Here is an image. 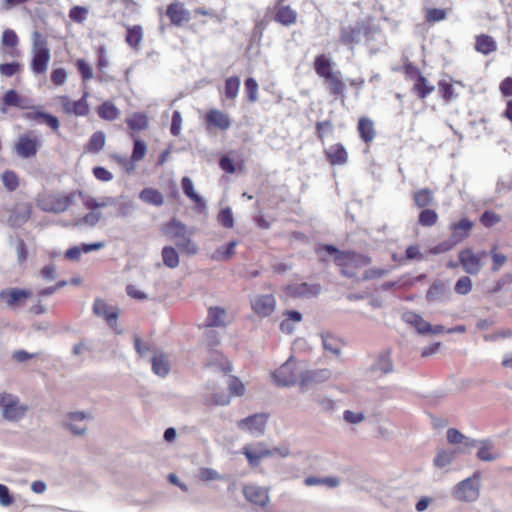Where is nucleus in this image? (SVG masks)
I'll return each instance as SVG.
<instances>
[{
    "mask_svg": "<svg viewBox=\"0 0 512 512\" xmlns=\"http://www.w3.org/2000/svg\"><path fill=\"white\" fill-rule=\"evenodd\" d=\"M126 124L132 131L130 137L134 138L136 132L147 130L149 127V117L144 112H135L126 118Z\"/></svg>",
    "mask_w": 512,
    "mask_h": 512,
    "instance_id": "nucleus-29",
    "label": "nucleus"
},
{
    "mask_svg": "<svg viewBox=\"0 0 512 512\" xmlns=\"http://www.w3.org/2000/svg\"><path fill=\"white\" fill-rule=\"evenodd\" d=\"M435 87L432 85L429 80L421 75L416 80L413 81V86L411 91L421 100L427 98L433 91Z\"/></svg>",
    "mask_w": 512,
    "mask_h": 512,
    "instance_id": "nucleus-36",
    "label": "nucleus"
},
{
    "mask_svg": "<svg viewBox=\"0 0 512 512\" xmlns=\"http://www.w3.org/2000/svg\"><path fill=\"white\" fill-rule=\"evenodd\" d=\"M1 180L5 188L12 192L15 191L19 186V177L12 170H6L1 175Z\"/></svg>",
    "mask_w": 512,
    "mask_h": 512,
    "instance_id": "nucleus-55",
    "label": "nucleus"
},
{
    "mask_svg": "<svg viewBox=\"0 0 512 512\" xmlns=\"http://www.w3.org/2000/svg\"><path fill=\"white\" fill-rule=\"evenodd\" d=\"M315 131H316L317 139H318L322 144H324V142H325V136H326V135H330V134H332V133H333V131H334V125H333L332 121H330V120L318 121V122L315 124Z\"/></svg>",
    "mask_w": 512,
    "mask_h": 512,
    "instance_id": "nucleus-53",
    "label": "nucleus"
},
{
    "mask_svg": "<svg viewBox=\"0 0 512 512\" xmlns=\"http://www.w3.org/2000/svg\"><path fill=\"white\" fill-rule=\"evenodd\" d=\"M474 227V223L468 218H462L457 222L450 224L449 229L451 231L450 237L457 243H461L463 240L469 237L471 230Z\"/></svg>",
    "mask_w": 512,
    "mask_h": 512,
    "instance_id": "nucleus-25",
    "label": "nucleus"
},
{
    "mask_svg": "<svg viewBox=\"0 0 512 512\" xmlns=\"http://www.w3.org/2000/svg\"><path fill=\"white\" fill-rule=\"evenodd\" d=\"M242 454L246 457L250 467H257L261 460L274 454L282 457L289 455L288 449L273 448L269 449L264 442H258L254 445L248 444L242 448Z\"/></svg>",
    "mask_w": 512,
    "mask_h": 512,
    "instance_id": "nucleus-6",
    "label": "nucleus"
},
{
    "mask_svg": "<svg viewBox=\"0 0 512 512\" xmlns=\"http://www.w3.org/2000/svg\"><path fill=\"white\" fill-rule=\"evenodd\" d=\"M323 154L331 166H343L347 164L349 155L342 143H335L324 149Z\"/></svg>",
    "mask_w": 512,
    "mask_h": 512,
    "instance_id": "nucleus-22",
    "label": "nucleus"
},
{
    "mask_svg": "<svg viewBox=\"0 0 512 512\" xmlns=\"http://www.w3.org/2000/svg\"><path fill=\"white\" fill-rule=\"evenodd\" d=\"M439 216L434 209H422L418 215V223L423 227H432L438 222Z\"/></svg>",
    "mask_w": 512,
    "mask_h": 512,
    "instance_id": "nucleus-51",
    "label": "nucleus"
},
{
    "mask_svg": "<svg viewBox=\"0 0 512 512\" xmlns=\"http://www.w3.org/2000/svg\"><path fill=\"white\" fill-rule=\"evenodd\" d=\"M454 290L459 295H467L472 290V281L468 276L460 277L455 286Z\"/></svg>",
    "mask_w": 512,
    "mask_h": 512,
    "instance_id": "nucleus-63",
    "label": "nucleus"
},
{
    "mask_svg": "<svg viewBox=\"0 0 512 512\" xmlns=\"http://www.w3.org/2000/svg\"><path fill=\"white\" fill-rule=\"evenodd\" d=\"M251 307L258 316L267 317L275 311V297L272 294L258 295L252 300Z\"/></svg>",
    "mask_w": 512,
    "mask_h": 512,
    "instance_id": "nucleus-21",
    "label": "nucleus"
},
{
    "mask_svg": "<svg viewBox=\"0 0 512 512\" xmlns=\"http://www.w3.org/2000/svg\"><path fill=\"white\" fill-rule=\"evenodd\" d=\"M1 43L5 49L6 55L12 58L20 56V51L18 49L19 38L14 30L9 28L5 29L2 33Z\"/></svg>",
    "mask_w": 512,
    "mask_h": 512,
    "instance_id": "nucleus-28",
    "label": "nucleus"
},
{
    "mask_svg": "<svg viewBox=\"0 0 512 512\" xmlns=\"http://www.w3.org/2000/svg\"><path fill=\"white\" fill-rule=\"evenodd\" d=\"M205 125L207 130L219 129L226 131L231 126V120L227 113H224L218 109H210L206 112Z\"/></svg>",
    "mask_w": 512,
    "mask_h": 512,
    "instance_id": "nucleus-19",
    "label": "nucleus"
},
{
    "mask_svg": "<svg viewBox=\"0 0 512 512\" xmlns=\"http://www.w3.org/2000/svg\"><path fill=\"white\" fill-rule=\"evenodd\" d=\"M244 89L245 93L247 95V99L251 103H255L258 100V83L257 81L249 77L244 81Z\"/></svg>",
    "mask_w": 512,
    "mask_h": 512,
    "instance_id": "nucleus-56",
    "label": "nucleus"
},
{
    "mask_svg": "<svg viewBox=\"0 0 512 512\" xmlns=\"http://www.w3.org/2000/svg\"><path fill=\"white\" fill-rule=\"evenodd\" d=\"M284 2L285 0H276L273 8V19L283 26L294 25L297 23L298 13Z\"/></svg>",
    "mask_w": 512,
    "mask_h": 512,
    "instance_id": "nucleus-17",
    "label": "nucleus"
},
{
    "mask_svg": "<svg viewBox=\"0 0 512 512\" xmlns=\"http://www.w3.org/2000/svg\"><path fill=\"white\" fill-rule=\"evenodd\" d=\"M226 311L225 309L215 306L208 309L206 318V325L209 327H219L226 325Z\"/></svg>",
    "mask_w": 512,
    "mask_h": 512,
    "instance_id": "nucleus-39",
    "label": "nucleus"
},
{
    "mask_svg": "<svg viewBox=\"0 0 512 512\" xmlns=\"http://www.w3.org/2000/svg\"><path fill=\"white\" fill-rule=\"evenodd\" d=\"M326 84L329 95L335 99L345 100V83L342 80L341 72L335 71L323 79Z\"/></svg>",
    "mask_w": 512,
    "mask_h": 512,
    "instance_id": "nucleus-24",
    "label": "nucleus"
},
{
    "mask_svg": "<svg viewBox=\"0 0 512 512\" xmlns=\"http://www.w3.org/2000/svg\"><path fill=\"white\" fill-rule=\"evenodd\" d=\"M102 218V214L99 211H90L85 214L83 217L75 219V226H95L100 219Z\"/></svg>",
    "mask_w": 512,
    "mask_h": 512,
    "instance_id": "nucleus-57",
    "label": "nucleus"
},
{
    "mask_svg": "<svg viewBox=\"0 0 512 512\" xmlns=\"http://www.w3.org/2000/svg\"><path fill=\"white\" fill-rule=\"evenodd\" d=\"M454 496L461 501L476 500L479 496L477 483L472 478L461 481L454 491Z\"/></svg>",
    "mask_w": 512,
    "mask_h": 512,
    "instance_id": "nucleus-23",
    "label": "nucleus"
},
{
    "mask_svg": "<svg viewBox=\"0 0 512 512\" xmlns=\"http://www.w3.org/2000/svg\"><path fill=\"white\" fill-rule=\"evenodd\" d=\"M93 313L104 319L106 324L114 330L117 334L121 333V329L118 328L117 320L120 315V309L118 306L111 305L105 300L97 298L93 303Z\"/></svg>",
    "mask_w": 512,
    "mask_h": 512,
    "instance_id": "nucleus-9",
    "label": "nucleus"
},
{
    "mask_svg": "<svg viewBox=\"0 0 512 512\" xmlns=\"http://www.w3.org/2000/svg\"><path fill=\"white\" fill-rule=\"evenodd\" d=\"M283 316L279 328L285 334H292L295 330L294 324L302 321V314L295 310H286Z\"/></svg>",
    "mask_w": 512,
    "mask_h": 512,
    "instance_id": "nucleus-35",
    "label": "nucleus"
},
{
    "mask_svg": "<svg viewBox=\"0 0 512 512\" xmlns=\"http://www.w3.org/2000/svg\"><path fill=\"white\" fill-rule=\"evenodd\" d=\"M272 377L277 386L286 387L299 383V385L302 388H305L312 383H317L327 379L329 377V371H306L298 379L295 364L288 361L285 364H283L280 368H278L272 374Z\"/></svg>",
    "mask_w": 512,
    "mask_h": 512,
    "instance_id": "nucleus-2",
    "label": "nucleus"
},
{
    "mask_svg": "<svg viewBox=\"0 0 512 512\" xmlns=\"http://www.w3.org/2000/svg\"><path fill=\"white\" fill-rule=\"evenodd\" d=\"M75 65L83 82H86L93 77L92 67L84 59H77Z\"/></svg>",
    "mask_w": 512,
    "mask_h": 512,
    "instance_id": "nucleus-62",
    "label": "nucleus"
},
{
    "mask_svg": "<svg viewBox=\"0 0 512 512\" xmlns=\"http://www.w3.org/2000/svg\"><path fill=\"white\" fill-rule=\"evenodd\" d=\"M237 244V241H231L227 245L219 247L212 255V258L214 260H228L234 254Z\"/></svg>",
    "mask_w": 512,
    "mask_h": 512,
    "instance_id": "nucleus-54",
    "label": "nucleus"
},
{
    "mask_svg": "<svg viewBox=\"0 0 512 512\" xmlns=\"http://www.w3.org/2000/svg\"><path fill=\"white\" fill-rule=\"evenodd\" d=\"M152 371L160 376H166L170 371L168 356L163 352H156L151 358Z\"/></svg>",
    "mask_w": 512,
    "mask_h": 512,
    "instance_id": "nucleus-34",
    "label": "nucleus"
},
{
    "mask_svg": "<svg viewBox=\"0 0 512 512\" xmlns=\"http://www.w3.org/2000/svg\"><path fill=\"white\" fill-rule=\"evenodd\" d=\"M245 499L254 506L266 507L270 502L269 489L255 484H246L242 488Z\"/></svg>",
    "mask_w": 512,
    "mask_h": 512,
    "instance_id": "nucleus-14",
    "label": "nucleus"
},
{
    "mask_svg": "<svg viewBox=\"0 0 512 512\" xmlns=\"http://www.w3.org/2000/svg\"><path fill=\"white\" fill-rule=\"evenodd\" d=\"M454 457V451L440 450L434 459V464L439 468L445 467L453 461Z\"/></svg>",
    "mask_w": 512,
    "mask_h": 512,
    "instance_id": "nucleus-61",
    "label": "nucleus"
},
{
    "mask_svg": "<svg viewBox=\"0 0 512 512\" xmlns=\"http://www.w3.org/2000/svg\"><path fill=\"white\" fill-rule=\"evenodd\" d=\"M322 342L324 348L335 355H339L341 348L344 345L341 339L329 333L322 335Z\"/></svg>",
    "mask_w": 512,
    "mask_h": 512,
    "instance_id": "nucleus-50",
    "label": "nucleus"
},
{
    "mask_svg": "<svg viewBox=\"0 0 512 512\" xmlns=\"http://www.w3.org/2000/svg\"><path fill=\"white\" fill-rule=\"evenodd\" d=\"M104 246L102 242H96L91 244H82L81 246H73L66 250L65 258L71 261H78L81 254L89 253L91 251L99 250Z\"/></svg>",
    "mask_w": 512,
    "mask_h": 512,
    "instance_id": "nucleus-33",
    "label": "nucleus"
},
{
    "mask_svg": "<svg viewBox=\"0 0 512 512\" xmlns=\"http://www.w3.org/2000/svg\"><path fill=\"white\" fill-rule=\"evenodd\" d=\"M487 255L486 251L475 252L471 248H464L458 254V261L467 274L477 275L481 271Z\"/></svg>",
    "mask_w": 512,
    "mask_h": 512,
    "instance_id": "nucleus-8",
    "label": "nucleus"
},
{
    "mask_svg": "<svg viewBox=\"0 0 512 512\" xmlns=\"http://www.w3.org/2000/svg\"><path fill=\"white\" fill-rule=\"evenodd\" d=\"M41 146L40 138L33 131H27L19 135L14 150L20 158L27 159L35 157Z\"/></svg>",
    "mask_w": 512,
    "mask_h": 512,
    "instance_id": "nucleus-7",
    "label": "nucleus"
},
{
    "mask_svg": "<svg viewBox=\"0 0 512 512\" xmlns=\"http://www.w3.org/2000/svg\"><path fill=\"white\" fill-rule=\"evenodd\" d=\"M446 292L447 287L444 282L434 281L426 292V299L429 302L438 301L445 296Z\"/></svg>",
    "mask_w": 512,
    "mask_h": 512,
    "instance_id": "nucleus-44",
    "label": "nucleus"
},
{
    "mask_svg": "<svg viewBox=\"0 0 512 512\" xmlns=\"http://www.w3.org/2000/svg\"><path fill=\"white\" fill-rule=\"evenodd\" d=\"M162 259L165 266L176 268L179 265V255L175 248L165 246L162 249Z\"/></svg>",
    "mask_w": 512,
    "mask_h": 512,
    "instance_id": "nucleus-52",
    "label": "nucleus"
},
{
    "mask_svg": "<svg viewBox=\"0 0 512 512\" xmlns=\"http://www.w3.org/2000/svg\"><path fill=\"white\" fill-rule=\"evenodd\" d=\"M447 17V10L443 8H427L425 10V21L427 23L440 22Z\"/></svg>",
    "mask_w": 512,
    "mask_h": 512,
    "instance_id": "nucleus-58",
    "label": "nucleus"
},
{
    "mask_svg": "<svg viewBox=\"0 0 512 512\" xmlns=\"http://www.w3.org/2000/svg\"><path fill=\"white\" fill-rule=\"evenodd\" d=\"M76 193L81 197L84 207L91 211H97V209L105 207L112 202V199L108 197L98 201L91 196L85 195L82 191H77Z\"/></svg>",
    "mask_w": 512,
    "mask_h": 512,
    "instance_id": "nucleus-46",
    "label": "nucleus"
},
{
    "mask_svg": "<svg viewBox=\"0 0 512 512\" xmlns=\"http://www.w3.org/2000/svg\"><path fill=\"white\" fill-rule=\"evenodd\" d=\"M402 72L407 80L414 81L422 75L420 69L413 63L407 61L402 65Z\"/></svg>",
    "mask_w": 512,
    "mask_h": 512,
    "instance_id": "nucleus-64",
    "label": "nucleus"
},
{
    "mask_svg": "<svg viewBox=\"0 0 512 512\" xmlns=\"http://www.w3.org/2000/svg\"><path fill=\"white\" fill-rule=\"evenodd\" d=\"M96 111L98 116L105 121H114L120 116V110L109 100L100 104Z\"/></svg>",
    "mask_w": 512,
    "mask_h": 512,
    "instance_id": "nucleus-38",
    "label": "nucleus"
},
{
    "mask_svg": "<svg viewBox=\"0 0 512 512\" xmlns=\"http://www.w3.org/2000/svg\"><path fill=\"white\" fill-rule=\"evenodd\" d=\"M32 295L31 291L19 288L5 289L0 292V297L9 307L22 304Z\"/></svg>",
    "mask_w": 512,
    "mask_h": 512,
    "instance_id": "nucleus-26",
    "label": "nucleus"
},
{
    "mask_svg": "<svg viewBox=\"0 0 512 512\" xmlns=\"http://www.w3.org/2000/svg\"><path fill=\"white\" fill-rule=\"evenodd\" d=\"M412 199L415 206L420 209H426L435 203L434 193L429 188H421L416 190L412 194Z\"/></svg>",
    "mask_w": 512,
    "mask_h": 512,
    "instance_id": "nucleus-32",
    "label": "nucleus"
},
{
    "mask_svg": "<svg viewBox=\"0 0 512 512\" xmlns=\"http://www.w3.org/2000/svg\"><path fill=\"white\" fill-rule=\"evenodd\" d=\"M374 34L372 25L367 22H356L354 25L341 26L339 32V43L349 50L360 43L361 37L371 40Z\"/></svg>",
    "mask_w": 512,
    "mask_h": 512,
    "instance_id": "nucleus-5",
    "label": "nucleus"
},
{
    "mask_svg": "<svg viewBox=\"0 0 512 512\" xmlns=\"http://www.w3.org/2000/svg\"><path fill=\"white\" fill-rule=\"evenodd\" d=\"M447 441L450 444L462 443L465 447H473L476 445V440H471L465 437L460 431L455 428H450L447 431Z\"/></svg>",
    "mask_w": 512,
    "mask_h": 512,
    "instance_id": "nucleus-48",
    "label": "nucleus"
},
{
    "mask_svg": "<svg viewBox=\"0 0 512 512\" xmlns=\"http://www.w3.org/2000/svg\"><path fill=\"white\" fill-rule=\"evenodd\" d=\"M0 406L3 407V417L10 421H16L22 418L27 406L20 405L16 397L10 394H0Z\"/></svg>",
    "mask_w": 512,
    "mask_h": 512,
    "instance_id": "nucleus-13",
    "label": "nucleus"
},
{
    "mask_svg": "<svg viewBox=\"0 0 512 512\" xmlns=\"http://www.w3.org/2000/svg\"><path fill=\"white\" fill-rule=\"evenodd\" d=\"M474 49L482 55H489L497 51L498 45L492 36L480 34L475 37Z\"/></svg>",
    "mask_w": 512,
    "mask_h": 512,
    "instance_id": "nucleus-30",
    "label": "nucleus"
},
{
    "mask_svg": "<svg viewBox=\"0 0 512 512\" xmlns=\"http://www.w3.org/2000/svg\"><path fill=\"white\" fill-rule=\"evenodd\" d=\"M171 25L181 27L191 19V14L187 10L183 3L173 2L170 3L165 12Z\"/></svg>",
    "mask_w": 512,
    "mask_h": 512,
    "instance_id": "nucleus-20",
    "label": "nucleus"
},
{
    "mask_svg": "<svg viewBox=\"0 0 512 512\" xmlns=\"http://www.w3.org/2000/svg\"><path fill=\"white\" fill-rule=\"evenodd\" d=\"M2 101L5 107H17L20 109L29 108V106L26 105V100L23 99L18 94V92L13 89H10L4 93Z\"/></svg>",
    "mask_w": 512,
    "mask_h": 512,
    "instance_id": "nucleus-42",
    "label": "nucleus"
},
{
    "mask_svg": "<svg viewBox=\"0 0 512 512\" xmlns=\"http://www.w3.org/2000/svg\"><path fill=\"white\" fill-rule=\"evenodd\" d=\"M240 88V78L238 76H231L225 80L224 95L226 99L235 100L238 96Z\"/></svg>",
    "mask_w": 512,
    "mask_h": 512,
    "instance_id": "nucleus-47",
    "label": "nucleus"
},
{
    "mask_svg": "<svg viewBox=\"0 0 512 512\" xmlns=\"http://www.w3.org/2000/svg\"><path fill=\"white\" fill-rule=\"evenodd\" d=\"M373 372L388 374L393 371V364L390 357V351H385L378 355L375 363L371 367Z\"/></svg>",
    "mask_w": 512,
    "mask_h": 512,
    "instance_id": "nucleus-40",
    "label": "nucleus"
},
{
    "mask_svg": "<svg viewBox=\"0 0 512 512\" xmlns=\"http://www.w3.org/2000/svg\"><path fill=\"white\" fill-rule=\"evenodd\" d=\"M315 73L322 79L334 73L333 62L325 54H319L315 57L313 62Z\"/></svg>",
    "mask_w": 512,
    "mask_h": 512,
    "instance_id": "nucleus-31",
    "label": "nucleus"
},
{
    "mask_svg": "<svg viewBox=\"0 0 512 512\" xmlns=\"http://www.w3.org/2000/svg\"><path fill=\"white\" fill-rule=\"evenodd\" d=\"M30 111L24 113L23 118L39 124H45L52 132L58 133L60 128L59 119L47 112L41 111L38 106H31Z\"/></svg>",
    "mask_w": 512,
    "mask_h": 512,
    "instance_id": "nucleus-15",
    "label": "nucleus"
},
{
    "mask_svg": "<svg viewBox=\"0 0 512 512\" xmlns=\"http://www.w3.org/2000/svg\"><path fill=\"white\" fill-rule=\"evenodd\" d=\"M139 198L144 203L154 205V206H162L164 204L163 194L155 188H144L140 192Z\"/></svg>",
    "mask_w": 512,
    "mask_h": 512,
    "instance_id": "nucleus-41",
    "label": "nucleus"
},
{
    "mask_svg": "<svg viewBox=\"0 0 512 512\" xmlns=\"http://www.w3.org/2000/svg\"><path fill=\"white\" fill-rule=\"evenodd\" d=\"M438 91L440 93L441 98L449 103L457 98L458 94L455 92L453 84L450 81L439 80L438 81Z\"/></svg>",
    "mask_w": 512,
    "mask_h": 512,
    "instance_id": "nucleus-49",
    "label": "nucleus"
},
{
    "mask_svg": "<svg viewBox=\"0 0 512 512\" xmlns=\"http://www.w3.org/2000/svg\"><path fill=\"white\" fill-rule=\"evenodd\" d=\"M357 132L360 139L367 145L371 144L376 137V129L374 121L367 117L361 116L357 123Z\"/></svg>",
    "mask_w": 512,
    "mask_h": 512,
    "instance_id": "nucleus-27",
    "label": "nucleus"
},
{
    "mask_svg": "<svg viewBox=\"0 0 512 512\" xmlns=\"http://www.w3.org/2000/svg\"><path fill=\"white\" fill-rule=\"evenodd\" d=\"M269 419L268 413H255L237 422L240 430L247 431L252 435L260 436L265 433Z\"/></svg>",
    "mask_w": 512,
    "mask_h": 512,
    "instance_id": "nucleus-12",
    "label": "nucleus"
},
{
    "mask_svg": "<svg viewBox=\"0 0 512 512\" xmlns=\"http://www.w3.org/2000/svg\"><path fill=\"white\" fill-rule=\"evenodd\" d=\"M183 193L197 206L204 207V201L194 190V185L189 177H183L181 180Z\"/></svg>",
    "mask_w": 512,
    "mask_h": 512,
    "instance_id": "nucleus-43",
    "label": "nucleus"
},
{
    "mask_svg": "<svg viewBox=\"0 0 512 512\" xmlns=\"http://www.w3.org/2000/svg\"><path fill=\"white\" fill-rule=\"evenodd\" d=\"M283 291L290 298H309L315 297L320 293L321 285L318 283L308 284L306 282L289 284L283 288Z\"/></svg>",
    "mask_w": 512,
    "mask_h": 512,
    "instance_id": "nucleus-18",
    "label": "nucleus"
},
{
    "mask_svg": "<svg viewBox=\"0 0 512 512\" xmlns=\"http://www.w3.org/2000/svg\"><path fill=\"white\" fill-rule=\"evenodd\" d=\"M316 252L321 261H326L322 256L323 252L334 256V263L340 269L342 276L354 279L356 282L377 280L389 273V269L385 268L364 269L371 264V257L353 250H339L331 244H324Z\"/></svg>",
    "mask_w": 512,
    "mask_h": 512,
    "instance_id": "nucleus-1",
    "label": "nucleus"
},
{
    "mask_svg": "<svg viewBox=\"0 0 512 512\" xmlns=\"http://www.w3.org/2000/svg\"><path fill=\"white\" fill-rule=\"evenodd\" d=\"M404 320L415 327L417 332L422 335L428 334H441L445 332V329L441 325H431L429 322L424 320L422 316L414 312H407L403 316Z\"/></svg>",
    "mask_w": 512,
    "mask_h": 512,
    "instance_id": "nucleus-16",
    "label": "nucleus"
},
{
    "mask_svg": "<svg viewBox=\"0 0 512 512\" xmlns=\"http://www.w3.org/2000/svg\"><path fill=\"white\" fill-rule=\"evenodd\" d=\"M105 142H106V137H105L104 132H102V131L94 132L91 135L85 149H86V151L91 152V153H98L99 151H101L104 148Z\"/></svg>",
    "mask_w": 512,
    "mask_h": 512,
    "instance_id": "nucleus-45",
    "label": "nucleus"
},
{
    "mask_svg": "<svg viewBox=\"0 0 512 512\" xmlns=\"http://www.w3.org/2000/svg\"><path fill=\"white\" fill-rule=\"evenodd\" d=\"M22 71V65L19 62H7L0 64V75L6 78L19 74Z\"/></svg>",
    "mask_w": 512,
    "mask_h": 512,
    "instance_id": "nucleus-60",
    "label": "nucleus"
},
{
    "mask_svg": "<svg viewBox=\"0 0 512 512\" xmlns=\"http://www.w3.org/2000/svg\"><path fill=\"white\" fill-rule=\"evenodd\" d=\"M147 152L146 143L141 139H134L131 161L133 163L141 161Z\"/></svg>",
    "mask_w": 512,
    "mask_h": 512,
    "instance_id": "nucleus-59",
    "label": "nucleus"
},
{
    "mask_svg": "<svg viewBox=\"0 0 512 512\" xmlns=\"http://www.w3.org/2000/svg\"><path fill=\"white\" fill-rule=\"evenodd\" d=\"M143 39V28L141 25H133L126 27L125 42L127 45L135 50L139 49V46Z\"/></svg>",
    "mask_w": 512,
    "mask_h": 512,
    "instance_id": "nucleus-37",
    "label": "nucleus"
},
{
    "mask_svg": "<svg viewBox=\"0 0 512 512\" xmlns=\"http://www.w3.org/2000/svg\"><path fill=\"white\" fill-rule=\"evenodd\" d=\"M88 97L89 92L85 91L78 100H71L67 95H60L57 99L59 100L65 114L76 117H86L90 113Z\"/></svg>",
    "mask_w": 512,
    "mask_h": 512,
    "instance_id": "nucleus-10",
    "label": "nucleus"
},
{
    "mask_svg": "<svg viewBox=\"0 0 512 512\" xmlns=\"http://www.w3.org/2000/svg\"><path fill=\"white\" fill-rule=\"evenodd\" d=\"M75 194L76 192L50 195L41 200L39 205L43 211L61 213L66 211L73 204Z\"/></svg>",
    "mask_w": 512,
    "mask_h": 512,
    "instance_id": "nucleus-11",
    "label": "nucleus"
},
{
    "mask_svg": "<svg viewBox=\"0 0 512 512\" xmlns=\"http://www.w3.org/2000/svg\"><path fill=\"white\" fill-rule=\"evenodd\" d=\"M163 233L175 244L181 252L194 255L198 251L197 244L192 240L193 230H189L181 221L173 218L163 227Z\"/></svg>",
    "mask_w": 512,
    "mask_h": 512,
    "instance_id": "nucleus-3",
    "label": "nucleus"
},
{
    "mask_svg": "<svg viewBox=\"0 0 512 512\" xmlns=\"http://www.w3.org/2000/svg\"><path fill=\"white\" fill-rule=\"evenodd\" d=\"M30 69L35 75H43L48 69L51 54L46 37L38 31L32 35Z\"/></svg>",
    "mask_w": 512,
    "mask_h": 512,
    "instance_id": "nucleus-4",
    "label": "nucleus"
}]
</instances>
